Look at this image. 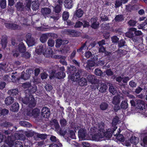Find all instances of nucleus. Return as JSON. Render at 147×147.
<instances>
[{"label": "nucleus", "mask_w": 147, "mask_h": 147, "mask_svg": "<svg viewBox=\"0 0 147 147\" xmlns=\"http://www.w3.org/2000/svg\"><path fill=\"white\" fill-rule=\"evenodd\" d=\"M22 102L23 103L27 105L29 107L33 108L34 107L36 104V102L32 94H30L28 97H25L22 98Z\"/></svg>", "instance_id": "nucleus-1"}, {"label": "nucleus", "mask_w": 147, "mask_h": 147, "mask_svg": "<svg viewBox=\"0 0 147 147\" xmlns=\"http://www.w3.org/2000/svg\"><path fill=\"white\" fill-rule=\"evenodd\" d=\"M13 136H8L5 142L10 147L14 146V147H23L22 142L20 141H16Z\"/></svg>", "instance_id": "nucleus-2"}, {"label": "nucleus", "mask_w": 147, "mask_h": 147, "mask_svg": "<svg viewBox=\"0 0 147 147\" xmlns=\"http://www.w3.org/2000/svg\"><path fill=\"white\" fill-rule=\"evenodd\" d=\"M64 32L66 34L71 37H78L80 35L78 31L73 29H65Z\"/></svg>", "instance_id": "nucleus-3"}, {"label": "nucleus", "mask_w": 147, "mask_h": 147, "mask_svg": "<svg viewBox=\"0 0 147 147\" xmlns=\"http://www.w3.org/2000/svg\"><path fill=\"white\" fill-rule=\"evenodd\" d=\"M26 42L29 47L33 46L35 43V39L32 36L30 33H28L26 35Z\"/></svg>", "instance_id": "nucleus-4"}, {"label": "nucleus", "mask_w": 147, "mask_h": 147, "mask_svg": "<svg viewBox=\"0 0 147 147\" xmlns=\"http://www.w3.org/2000/svg\"><path fill=\"white\" fill-rule=\"evenodd\" d=\"M40 111L39 109L36 108L32 110L28 111L26 113V115L28 116L36 118L38 116Z\"/></svg>", "instance_id": "nucleus-5"}, {"label": "nucleus", "mask_w": 147, "mask_h": 147, "mask_svg": "<svg viewBox=\"0 0 147 147\" xmlns=\"http://www.w3.org/2000/svg\"><path fill=\"white\" fill-rule=\"evenodd\" d=\"M41 115L45 118H49L50 115L49 109L47 107H43L41 109Z\"/></svg>", "instance_id": "nucleus-6"}, {"label": "nucleus", "mask_w": 147, "mask_h": 147, "mask_svg": "<svg viewBox=\"0 0 147 147\" xmlns=\"http://www.w3.org/2000/svg\"><path fill=\"white\" fill-rule=\"evenodd\" d=\"M41 12L44 17L45 18H46L49 17L50 15L51 11V9L49 8L45 7L41 8Z\"/></svg>", "instance_id": "nucleus-7"}, {"label": "nucleus", "mask_w": 147, "mask_h": 147, "mask_svg": "<svg viewBox=\"0 0 147 147\" xmlns=\"http://www.w3.org/2000/svg\"><path fill=\"white\" fill-rule=\"evenodd\" d=\"M136 108L141 110H143L145 108L144 102L142 100H136Z\"/></svg>", "instance_id": "nucleus-8"}, {"label": "nucleus", "mask_w": 147, "mask_h": 147, "mask_svg": "<svg viewBox=\"0 0 147 147\" xmlns=\"http://www.w3.org/2000/svg\"><path fill=\"white\" fill-rule=\"evenodd\" d=\"M83 70L82 69H78L77 72L73 74L71 78L70 79L71 81H77V78H80L81 76L83 73Z\"/></svg>", "instance_id": "nucleus-9"}, {"label": "nucleus", "mask_w": 147, "mask_h": 147, "mask_svg": "<svg viewBox=\"0 0 147 147\" xmlns=\"http://www.w3.org/2000/svg\"><path fill=\"white\" fill-rule=\"evenodd\" d=\"M67 74L70 76V77L72 76L73 74H75L76 72L77 69L76 67L73 65L69 66L67 67Z\"/></svg>", "instance_id": "nucleus-10"}, {"label": "nucleus", "mask_w": 147, "mask_h": 147, "mask_svg": "<svg viewBox=\"0 0 147 147\" xmlns=\"http://www.w3.org/2000/svg\"><path fill=\"white\" fill-rule=\"evenodd\" d=\"M77 81H73L74 82H78V84L81 86L87 85V81L86 79L83 77L77 78Z\"/></svg>", "instance_id": "nucleus-11"}, {"label": "nucleus", "mask_w": 147, "mask_h": 147, "mask_svg": "<svg viewBox=\"0 0 147 147\" xmlns=\"http://www.w3.org/2000/svg\"><path fill=\"white\" fill-rule=\"evenodd\" d=\"M64 5L65 7L68 9L72 8L73 5L72 0H65L64 1Z\"/></svg>", "instance_id": "nucleus-12"}, {"label": "nucleus", "mask_w": 147, "mask_h": 147, "mask_svg": "<svg viewBox=\"0 0 147 147\" xmlns=\"http://www.w3.org/2000/svg\"><path fill=\"white\" fill-rule=\"evenodd\" d=\"M87 79L88 82L91 84H95L96 79L94 75L88 74L87 77Z\"/></svg>", "instance_id": "nucleus-13"}, {"label": "nucleus", "mask_w": 147, "mask_h": 147, "mask_svg": "<svg viewBox=\"0 0 147 147\" xmlns=\"http://www.w3.org/2000/svg\"><path fill=\"white\" fill-rule=\"evenodd\" d=\"M103 135H102V133L100 132L98 133L95 134L92 136V138L93 140L96 141H99L101 139L103 138Z\"/></svg>", "instance_id": "nucleus-14"}, {"label": "nucleus", "mask_w": 147, "mask_h": 147, "mask_svg": "<svg viewBox=\"0 0 147 147\" xmlns=\"http://www.w3.org/2000/svg\"><path fill=\"white\" fill-rule=\"evenodd\" d=\"M30 77V74L29 72L26 73L24 74V72L23 71L22 72L20 76L17 78L18 80L22 79L24 80H26L28 79Z\"/></svg>", "instance_id": "nucleus-15"}, {"label": "nucleus", "mask_w": 147, "mask_h": 147, "mask_svg": "<svg viewBox=\"0 0 147 147\" xmlns=\"http://www.w3.org/2000/svg\"><path fill=\"white\" fill-rule=\"evenodd\" d=\"M86 132L83 129H80L78 132V136L80 139H84L86 136Z\"/></svg>", "instance_id": "nucleus-16"}, {"label": "nucleus", "mask_w": 147, "mask_h": 147, "mask_svg": "<svg viewBox=\"0 0 147 147\" xmlns=\"http://www.w3.org/2000/svg\"><path fill=\"white\" fill-rule=\"evenodd\" d=\"M95 65V63L91 60H88L86 62V65L85 68L87 70H90L91 69L92 67Z\"/></svg>", "instance_id": "nucleus-17"}, {"label": "nucleus", "mask_w": 147, "mask_h": 147, "mask_svg": "<svg viewBox=\"0 0 147 147\" xmlns=\"http://www.w3.org/2000/svg\"><path fill=\"white\" fill-rule=\"evenodd\" d=\"M16 7L18 11H24V5L22 2L19 1L16 3Z\"/></svg>", "instance_id": "nucleus-18"}, {"label": "nucleus", "mask_w": 147, "mask_h": 147, "mask_svg": "<svg viewBox=\"0 0 147 147\" xmlns=\"http://www.w3.org/2000/svg\"><path fill=\"white\" fill-rule=\"evenodd\" d=\"M19 107L20 106L18 103L15 102L12 105L10 110L13 112H17L19 110Z\"/></svg>", "instance_id": "nucleus-19"}, {"label": "nucleus", "mask_w": 147, "mask_h": 147, "mask_svg": "<svg viewBox=\"0 0 147 147\" xmlns=\"http://www.w3.org/2000/svg\"><path fill=\"white\" fill-rule=\"evenodd\" d=\"M18 49L19 52L21 53H24L26 51V48L24 44L21 42L18 45Z\"/></svg>", "instance_id": "nucleus-20"}, {"label": "nucleus", "mask_w": 147, "mask_h": 147, "mask_svg": "<svg viewBox=\"0 0 147 147\" xmlns=\"http://www.w3.org/2000/svg\"><path fill=\"white\" fill-rule=\"evenodd\" d=\"M49 36V34L48 33L43 34L41 35L40 38V41L43 43L47 41Z\"/></svg>", "instance_id": "nucleus-21"}, {"label": "nucleus", "mask_w": 147, "mask_h": 147, "mask_svg": "<svg viewBox=\"0 0 147 147\" xmlns=\"http://www.w3.org/2000/svg\"><path fill=\"white\" fill-rule=\"evenodd\" d=\"M19 92V90L18 88L13 89L8 91V94L10 96H17Z\"/></svg>", "instance_id": "nucleus-22"}, {"label": "nucleus", "mask_w": 147, "mask_h": 147, "mask_svg": "<svg viewBox=\"0 0 147 147\" xmlns=\"http://www.w3.org/2000/svg\"><path fill=\"white\" fill-rule=\"evenodd\" d=\"M14 101V99L11 96L7 97L6 98L5 102L6 105H9L12 104Z\"/></svg>", "instance_id": "nucleus-23"}, {"label": "nucleus", "mask_w": 147, "mask_h": 147, "mask_svg": "<svg viewBox=\"0 0 147 147\" xmlns=\"http://www.w3.org/2000/svg\"><path fill=\"white\" fill-rule=\"evenodd\" d=\"M84 11L80 8L75 11L74 15L78 18L81 17L84 14Z\"/></svg>", "instance_id": "nucleus-24"}, {"label": "nucleus", "mask_w": 147, "mask_h": 147, "mask_svg": "<svg viewBox=\"0 0 147 147\" xmlns=\"http://www.w3.org/2000/svg\"><path fill=\"white\" fill-rule=\"evenodd\" d=\"M107 88V86L104 83H101L100 84L99 91L101 93H104L105 92Z\"/></svg>", "instance_id": "nucleus-25"}, {"label": "nucleus", "mask_w": 147, "mask_h": 147, "mask_svg": "<svg viewBox=\"0 0 147 147\" xmlns=\"http://www.w3.org/2000/svg\"><path fill=\"white\" fill-rule=\"evenodd\" d=\"M65 76V74L64 72L59 71L55 74V76L58 79H62Z\"/></svg>", "instance_id": "nucleus-26"}, {"label": "nucleus", "mask_w": 147, "mask_h": 147, "mask_svg": "<svg viewBox=\"0 0 147 147\" xmlns=\"http://www.w3.org/2000/svg\"><path fill=\"white\" fill-rule=\"evenodd\" d=\"M124 17L123 15L120 14L116 15L114 20L116 22H121L124 20Z\"/></svg>", "instance_id": "nucleus-27"}, {"label": "nucleus", "mask_w": 147, "mask_h": 147, "mask_svg": "<svg viewBox=\"0 0 147 147\" xmlns=\"http://www.w3.org/2000/svg\"><path fill=\"white\" fill-rule=\"evenodd\" d=\"M139 29H142L144 30H147V19L144 22L142 23L138 26Z\"/></svg>", "instance_id": "nucleus-28"}, {"label": "nucleus", "mask_w": 147, "mask_h": 147, "mask_svg": "<svg viewBox=\"0 0 147 147\" xmlns=\"http://www.w3.org/2000/svg\"><path fill=\"white\" fill-rule=\"evenodd\" d=\"M87 41H86L83 44H82L81 47L79 49H77V51L78 53H80L83 50L85 51L87 48V46H86V44Z\"/></svg>", "instance_id": "nucleus-29"}, {"label": "nucleus", "mask_w": 147, "mask_h": 147, "mask_svg": "<svg viewBox=\"0 0 147 147\" xmlns=\"http://www.w3.org/2000/svg\"><path fill=\"white\" fill-rule=\"evenodd\" d=\"M32 8L34 10H37L39 6V4L36 1H33L32 2Z\"/></svg>", "instance_id": "nucleus-30"}, {"label": "nucleus", "mask_w": 147, "mask_h": 147, "mask_svg": "<svg viewBox=\"0 0 147 147\" xmlns=\"http://www.w3.org/2000/svg\"><path fill=\"white\" fill-rule=\"evenodd\" d=\"M120 98L119 97L117 96H115L113 98L112 100V103L115 105H117L119 104L120 102Z\"/></svg>", "instance_id": "nucleus-31"}, {"label": "nucleus", "mask_w": 147, "mask_h": 147, "mask_svg": "<svg viewBox=\"0 0 147 147\" xmlns=\"http://www.w3.org/2000/svg\"><path fill=\"white\" fill-rule=\"evenodd\" d=\"M130 30L133 31H134V33L136 36H140L142 35V32L140 30H137V29L134 28H130Z\"/></svg>", "instance_id": "nucleus-32"}, {"label": "nucleus", "mask_w": 147, "mask_h": 147, "mask_svg": "<svg viewBox=\"0 0 147 147\" xmlns=\"http://www.w3.org/2000/svg\"><path fill=\"white\" fill-rule=\"evenodd\" d=\"M108 104L106 102H102L100 105V108L102 110H105L107 109L108 107Z\"/></svg>", "instance_id": "nucleus-33"}, {"label": "nucleus", "mask_w": 147, "mask_h": 147, "mask_svg": "<svg viewBox=\"0 0 147 147\" xmlns=\"http://www.w3.org/2000/svg\"><path fill=\"white\" fill-rule=\"evenodd\" d=\"M130 142L132 144L136 145L138 142V138L135 136H132L130 139Z\"/></svg>", "instance_id": "nucleus-34"}, {"label": "nucleus", "mask_w": 147, "mask_h": 147, "mask_svg": "<svg viewBox=\"0 0 147 147\" xmlns=\"http://www.w3.org/2000/svg\"><path fill=\"white\" fill-rule=\"evenodd\" d=\"M102 135H103V138L104 137H106L108 138H111L112 136V134L111 132H110L109 131H104L102 133Z\"/></svg>", "instance_id": "nucleus-35"}, {"label": "nucleus", "mask_w": 147, "mask_h": 147, "mask_svg": "<svg viewBox=\"0 0 147 147\" xmlns=\"http://www.w3.org/2000/svg\"><path fill=\"white\" fill-rule=\"evenodd\" d=\"M121 108L124 109H126L128 107V104L127 102L125 100L122 101L121 104Z\"/></svg>", "instance_id": "nucleus-36"}, {"label": "nucleus", "mask_w": 147, "mask_h": 147, "mask_svg": "<svg viewBox=\"0 0 147 147\" xmlns=\"http://www.w3.org/2000/svg\"><path fill=\"white\" fill-rule=\"evenodd\" d=\"M19 124L22 126L27 127H29L31 125L30 123L24 121H20Z\"/></svg>", "instance_id": "nucleus-37"}, {"label": "nucleus", "mask_w": 147, "mask_h": 147, "mask_svg": "<svg viewBox=\"0 0 147 147\" xmlns=\"http://www.w3.org/2000/svg\"><path fill=\"white\" fill-rule=\"evenodd\" d=\"M119 121V118L117 116H115L113 119L112 124V125L115 126Z\"/></svg>", "instance_id": "nucleus-38"}, {"label": "nucleus", "mask_w": 147, "mask_h": 147, "mask_svg": "<svg viewBox=\"0 0 147 147\" xmlns=\"http://www.w3.org/2000/svg\"><path fill=\"white\" fill-rule=\"evenodd\" d=\"M105 124L103 123H102L99 125L98 128L99 132L102 133L105 131Z\"/></svg>", "instance_id": "nucleus-39"}, {"label": "nucleus", "mask_w": 147, "mask_h": 147, "mask_svg": "<svg viewBox=\"0 0 147 147\" xmlns=\"http://www.w3.org/2000/svg\"><path fill=\"white\" fill-rule=\"evenodd\" d=\"M99 23L98 22H93L91 25V27L93 29H96L99 28Z\"/></svg>", "instance_id": "nucleus-40"}, {"label": "nucleus", "mask_w": 147, "mask_h": 147, "mask_svg": "<svg viewBox=\"0 0 147 147\" xmlns=\"http://www.w3.org/2000/svg\"><path fill=\"white\" fill-rule=\"evenodd\" d=\"M31 85L30 82H26L23 83L22 84V87L24 89L27 88L29 90V88L31 87Z\"/></svg>", "instance_id": "nucleus-41"}, {"label": "nucleus", "mask_w": 147, "mask_h": 147, "mask_svg": "<svg viewBox=\"0 0 147 147\" xmlns=\"http://www.w3.org/2000/svg\"><path fill=\"white\" fill-rule=\"evenodd\" d=\"M69 16V12L67 11H64L63 14L62 18L64 20H67Z\"/></svg>", "instance_id": "nucleus-42"}, {"label": "nucleus", "mask_w": 147, "mask_h": 147, "mask_svg": "<svg viewBox=\"0 0 147 147\" xmlns=\"http://www.w3.org/2000/svg\"><path fill=\"white\" fill-rule=\"evenodd\" d=\"M36 136L37 138L42 140H45L47 138V135L45 134L37 133L36 134Z\"/></svg>", "instance_id": "nucleus-43"}, {"label": "nucleus", "mask_w": 147, "mask_h": 147, "mask_svg": "<svg viewBox=\"0 0 147 147\" xmlns=\"http://www.w3.org/2000/svg\"><path fill=\"white\" fill-rule=\"evenodd\" d=\"M94 73L96 75L100 76H102L103 73L102 71L98 68H96L95 69Z\"/></svg>", "instance_id": "nucleus-44"}, {"label": "nucleus", "mask_w": 147, "mask_h": 147, "mask_svg": "<svg viewBox=\"0 0 147 147\" xmlns=\"http://www.w3.org/2000/svg\"><path fill=\"white\" fill-rule=\"evenodd\" d=\"M0 6L3 9H5L6 7V0H2L0 2Z\"/></svg>", "instance_id": "nucleus-45"}, {"label": "nucleus", "mask_w": 147, "mask_h": 147, "mask_svg": "<svg viewBox=\"0 0 147 147\" xmlns=\"http://www.w3.org/2000/svg\"><path fill=\"white\" fill-rule=\"evenodd\" d=\"M61 10V6L59 5H57L54 8V11L55 13H59Z\"/></svg>", "instance_id": "nucleus-46"}, {"label": "nucleus", "mask_w": 147, "mask_h": 147, "mask_svg": "<svg viewBox=\"0 0 147 147\" xmlns=\"http://www.w3.org/2000/svg\"><path fill=\"white\" fill-rule=\"evenodd\" d=\"M126 43L125 40L123 39H121L118 42V47L119 48L125 46Z\"/></svg>", "instance_id": "nucleus-47"}, {"label": "nucleus", "mask_w": 147, "mask_h": 147, "mask_svg": "<svg viewBox=\"0 0 147 147\" xmlns=\"http://www.w3.org/2000/svg\"><path fill=\"white\" fill-rule=\"evenodd\" d=\"M141 145L144 147H147V136L144 137L143 139V142L141 143Z\"/></svg>", "instance_id": "nucleus-48"}, {"label": "nucleus", "mask_w": 147, "mask_h": 147, "mask_svg": "<svg viewBox=\"0 0 147 147\" xmlns=\"http://www.w3.org/2000/svg\"><path fill=\"white\" fill-rule=\"evenodd\" d=\"M11 54L14 57H17L19 55V51L16 49H13L11 52Z\"/></svg>", "instance_id": "nucleus-49"}, {"label": "nucleus", "mask_w": 147, "mask_h": 147, "mask_svg": "<svg viewBox=\"0 0 147 147\" xmlns=\"http://www.w3.org/2000/svg\"><path fill=\"white\" fill-rule=\"evenodd\" d=\"M134 31L131 30L129 29V32L126 33V36L129 38H132L134 37Z\"/></svg>", "instance_id": "nucleus-50"}, {"label": "nucleus", "mask_w": 147, "mask_h": 147, "mask_svg": "<svg viewBox=\"0 0 147 147\" xmlns=\"http://www.w3.org/2000/svg\"><path fill=\"white\" fill-rule=\"evenodd\" d=\"M109 92L113 94H115L117 91L116 89L113 86H110L109 87Z\"/></svg>", "instance_id": "nucleus-51"}, {"label": "nucleus", "mask_w": 147, "mask_h": 147, "mask_svg": "<svg viewBox=\"0 0 147 147\" xmlns=\"http://www.w3.org/2000/svg\"><path fill=\"white\" fill-rule=\"evenodd\" d=\"M83 25V23L80 21H78L76 23L74 26V27L75 28H80Z\"/></svg>", "instance_id": "nucleus-52"}, {"label": "nucleus", "mask_w": 147, "mask_h": 147, "mask_svg": "<svg viewBox=\"0 0 147 147\" xmlns=\"http://www.w3.org/2000/svg\"><path fill=\"white\" fill-rule=\"evenodd\" d=\"M128 24L130 26H134L136 25L137 22L136 20H130L128 22Z\"/></svg>", "instance_id": "nucleus-53"}, {"label": "nucleus", "mask_w": 147, "mask_h": 147, "mask_svg": "<svg viewBox=\"0 0 147 147\" xmlns=\"http://www.w3.org/2000/svg\"><path fill=\"white\" fill-rule=\"evenodd\" d=\"M48 45L51 47H52L54 46L55 42L54 40L52 39H49L48 41Z\"/></svg>", "instance_id": "nucleus-54"}, {"label": "nucleus", "mask_w": 147, "mask_h": 147, "mask_svg": "<svg viewBox=\"0 0 147 147\" xmlns=\"http://www.w3.org/2000/svg\"><path fill=\"white\" fill-rule=\"evenodd\" d=\"M11 26V27L10 28V30H18L20 27V26L19 25L14 23L12 24Z\"/></svg>", "instance_id": "nucleus-55"}, {"label": "nucleus", "mask_w": 147, "mask_h": 147, "mask_svg": "<svg viewBox=\"0 0 147 147\" xmlns=\"http://www.w3.org/2000/svg\"><path fill=\"white\" fill-rule=\"evenodd\" d=\"M9 111L8 110L6 109H3L1 108V115L3 116H5L8 114Z\"/></svg>", "instance_id": "nucleus-56"}, {"label": "nucleus", "mask_w": 147, "mask_h": 147, "mask_svg": "<svg viewBox=\"0 0 147 147\" xmlns=\"http://www.w3.org/2000/svg\"><path fill=\"white\" fill-rule=\"evenodd\" d=\"M105 72L106 75L108 76H112L113 74V72L110 69H106Z\"/></svg>", "instance_id": "nucleus-57"}, {"label": "nucleus", "mask_w": 147, "mask_h": 147, "mask_svg": "<svg viewBox=\"0 0 147 147\" xmlns=\"http://www.w3.org/2000/svg\"><path fill=\"white\" fill-rule=\"evenodd\" d=\"M37 90V88L35 87H33L31 86V87L30 88H29V92L31 93H34Z\"/></svg>", "instance_id": "nucleus-58"}, {"label": "nucleus", "mask_w": 147, "mask_h": 147, "mask_svg": "<svg viewBox=\"0 0 147 147\" xmlns=\"http://www.w3.org/2000/svg\"><path fill=\"white\" fill-rule=\"evenodd\" d=\"M62 39L57 40L55 45L56 47L57 48L59 47L61 45H62Z\"/></svg>", "instance_id": "nucleus-59"}, {"label": "nucleus", "mask_w": 147, "mask_h": 147, "mask_svg": "<svg viewBox=\"0 0 147 147\" xmlns=\"http://www.w3.org/2000/svg\"><path fill=\"white\" fill-rule=\"evenodd\" d=\"M82 22L84 23L82 25L84 28H88L90 26L89 23L86 20H84L82 21Z\"/></svg>", "instance_id": "nucleus-60"}, {"label": "nucleus", "mask_w": 147, "mask_h": 147, "mask_svg": "<svg viewBox=\"0 0 147 147\" xmlns=\"http://www.w3.org/2000/svg\"><path fill=\"white\" fill-rule=\"evenodd\" d=\"M45 88L47 91L49 92L51 91L53 89V87L50 84H48L46 85Z\"/></svg>", "instance_id": "nucleus-61"}, {"label": "nucleus", "mask_w": 147, "mask_h": 147, "mask_svg": "<svg viewBox=\"0 0 147 147\" xmlns=\"http://www.w3.org/2000/svg\"><path fill=\"white\" fill-rule=\"evenodd\" d=\"M14 135V136H13V137H14V139L15 140L20 139L22 136V135L21 134L18 133H15Z\"/></svg>", "instance_id": "nucleus-62"}, {"label": "nucleus", "mask_w": 147, "mask_h": 147, "mask_svg": "<svg viewBox=\"0 0 147 147\" xmlns=\"http://www.w3.org/2000/svg\"><path fill=\"white\" fill-rule=\"evenodd\" d=\"M92 55V53L90 51H87L85 53L84 56L86 58L88 59L91 57Z\"/></svg>", "instance_id": "nucleus-63"}, {"label": "nucleus", "mask_w": 147, "mask_h": 147, "mask_svg": "<svg viewBox=\"0 0 147 147\" xmlns=\"http://www.w3.org/2000/svg\"><path fill=\"white\" fill-rule=\"evenodd\" d=\"M122 3L121 1H115V7L116 8L119 7L122 5Z\"/></svg>", "instance_id": "nucleus-64"}]
</instances>
